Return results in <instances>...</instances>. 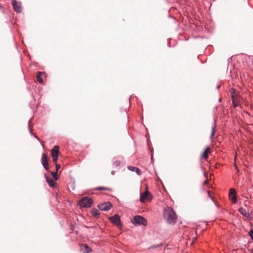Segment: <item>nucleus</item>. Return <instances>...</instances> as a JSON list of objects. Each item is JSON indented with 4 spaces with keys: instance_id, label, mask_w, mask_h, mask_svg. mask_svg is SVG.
<instances>
[{
    "instance_id": "16",
    "label": "nucleus",
    "mask_w": 253,
    "mask_h": 253,
    "mask_svg": "<svg viewBox=\"0 0 253 253\" xmlns=\"http://www.w3.org/2000/svg\"><path fill=\"white\" fill-rule=\"evenodd\" d=\"M44 75L43 73L39 72L37 75V80L41 84L43 83V79L42 78V76Z\"/></svg>"
},
{
    "instance_id": "27",
    "label": "nucleus",
    "mask_w": 253,
    "mask_h": 253,
    "mask_svg": "<svg viewBox=\"0 0 253 253\" xmlns=\"http://www.w3.org/2000/svg\"><path fill=\"white\" fill-rule=\"evenodd\" d=\"M207 175H208V173H206V172H204V176H205L206 178H207Z\"/></svg>"
},
{
    "instance_id": "8",
    "label": "nucleus",
    "mask_w": 253,
    "mask_h": 253,
    "mask_svg": "<svg viewBox=\"0 0 253 253\" xmlns=\"http://www.w3.org/2000/svg\"><path fill=\"white\" fill-rule=\"evenodd\" d=\"M236 192L235 189L232 188L229 190V196L232 203H236L237 202Z\"/></svg>"
},
{
    "instance_id": "20",
    "label": "nucleus",
    "mask_w": 253,
    "mask_h": 253,
    "mask_svg": "<svg viewBox=\"0 0 253 253\" xmlns=\"http://www.w3.org/2000/svg\"><path fill=\"white\" fill-rule=\"evenodd\" d=\"M215 130H216V126H213L212 127V130H211V138H212V137L214 135Z\"/></svg>"
},
{
    "instance_id": "29",
    "label": "nucleus",
    "mask_w": 253,
    "mask_h": 253,
    "mask_svg": "<svg viewBox=\"0 0 253 253\" xmlns=\"http://www.w3.org/2000/svg\"><path fill=\"white\" fill-rule=\"evenodd\" d=\"M207 180H206V181H205V184H207Z\"/></svg>"
},
{
    "instance_id": "6",
    "label": "nucleus",
    "mask_w": 253,
    "mask_h": 253,
    "mask_svg": "<svg viewBox=\"0 0 253 253\" xmlns=\"http://www.w3.org/2000/svg\"><path fill=\"white\" fill-rule=\"evenodd\" d=\"M12 5L14 10L17 13L21 12V2H17L16 0H12Z\"/></svg>"
},
{
    "instance_id": "3",
    "label": "nucleus",
    "mask_w": 253,
    "mask_h": 253,
    "mask_svg": "<svg viewBox=\"0 0 253 253\" xmlns=\"http://www.w3.org/2000/svg\"><path fill=\"white\" fill-rule=\"evenodd\" d=\"M93 204V200L90 198L84 197L82 198L79 202L80 206L84 208H89Z\"/></svg>"
},
{
    "instance_id": "13",
    "label": "nucleus",
    "mask_w": 253,
    "mask_h": 253,
    "mask_svg": "<svg viewBox=\"0 0 253 253\" xmlns=\"http://www.w3.org/2000/svg\"><path fill=\"white\" fill-rule=\"evenodd\" d=\"M59 147L58 146H55L51 150V155L52 156H58V154L59 152Z\"/></svg>"
},
{
    "instance_id": "15",
    "label": "nucleus",
    "mask_w": 253,
    "mask_h": 253,
    "mask_svg": "<svg viewBox=\"0 0 253 253\" xmlns=\"http://www.w3.org/2000/svg\"><path fill=\"white\" fill-rule=\"evenodd\" d=\"M127 169L131 171H135L138 175H140L141 174L140 170L136 167L128 166Z\"/></svg>"
},
{
    "instance_id": "21",
    "label": "nucleus",
    "mask_w": 253,
    "mask_h": 253,
    "mask_svg": "<svg viewBox=\"0 0 253 253\" xmlns=\"http://www.w3.org/2000/svg\"><path fill=\"white\" fill-rule=\"evenodd\" d=\"M52 160L53 162L55 164H57V159H58V156H52Z\"/></svg>"
},
{
    "instance_id": "22",
    "label": "nucleus",
    "mask_w": 253,
    "mask_h": 253,
    "mask_svg": "<svg viewBox=\"0 0 253 253\" xmlns=\"http://www.w3.org/2000/svg\"><path fill=\"white\" fill-rule=\"evenodd\" d=\"M97 189L98 190H108L109 189L107 188H105V187H97Z\"/></svg>"
},
{
    "instance_id": "30",
    "label": "nucleus",
    "mask_w": 253,
    "mask_h": 253,
    "mask_svg": "<svg viewBox=\"0 0 253 253\" xmlns=\"http://www.w3.org/2000/svg\"><path fill=\"white\" fill-rule=\"evenodd\" d=\"M208 193L209 196V197H210V192L208 191Z\"/></svg>"
},
{
    "instance_id": "12",
    "label": "nucleus",
    "mask_w": 253,
    "mask_h": 253,
    "mask_svg": "<svg viewBox=\"0 0 253 253\" xmlns=\"http://www.w3.org/2000/svg\"><path fill=\"white\" fill-rule=\"evenodd\" d=\"M48 158L47 155L46 154L43 153L42 155V165L43 166L44 165H46V164H48Z\"/></svg>"
},
{
    "instance_id": "25",
    "label": "nucleus",
    "mask_w": 253,
    "mask_h": 253,
    "mask_svg": "<svg viewBox=\"0 0 253 253\" xmlns=\"http://www.w3.org/2000/svg\"><path fill=\"white\" fill-rule=\"evenodd\" d=\"M250 237H251L252 239L253 240V230H252L250 232Z\"/></svg>"
},
{
    "instance_id": "18",
    "label": "nucleus",
    "mask_w": 253,
    "mask_h": 253,
    "mask_svg": "<svg viewBox=\"0 0 253 253\" xmlns=\"http://www.w3.org/2000/svg\"><path fill=\"white\" fill-rule=\"evenodd\" d=\"M91 213L95 217H99L100 214L99 211L96 209H93L92 210Z\"/></svg>"
},
{
    "instance_id": "2",
    "label": "nucleus",
    "mask_w": 253,
    "mask_h": 253,
    "mask_svg": "<svg viewBox=\"0 0 253 253\" xmlns=\"http://www.w3.org/2000/svg\"><path fill=\"white\" fill-rule=\"evenodd\" d=\"M132 222L134 224L142 225L144 226L147 225V220L140 215L135 216L132 220Z\"/></svg>"
},
{
    "instance_id": "10",
    "label": "nucleus",
    "mask_w": 253,
    "mask_h": 253,
    "mask_svg": "<svg viewBox=\"0 0 253 253\" xmlns=\"http://www.w3.org/2000/svg\"><path fill=\"white\" fill-rule=\"evenodd\" d=\"M81 250L83 253H89L91 252L90 248L86 244H82L80 245Z\"/></svg>"
},
{
    "instance_id": "17",
    "label": "nucleus",
    "mask_w": 253,
    "mask_h": 253,
    "mask_svg": "<svg viewBox=\"0 0 253 253\" xmlns=\"http://www.w3.org/2000/svg\"><path fill=\"white\" fill-rule=\"evenodd\" d=\"M239 211L242 215H243L245 216L248 217L249 215V213L247 212L246 211L242 208L239 209Z\"/></svg>"
},
{
    "instance_id": "28",
    "label": "nucleus",
    "mask_w": 253,
    "mask_h": 253,
    "mask_svg": "<svg viewBox=\"0 0 253 253\" xmlns=\"http://www.w3.org/2000/svg\"><path fill=\"white\" fill-rule=\"evenodd\" d=\"M116 164L117 166H118V165H120V162H116Z\"/></svg>"
},
{
    "instance_id": "7",
    "label": "nucleus",
    "mask_w": 253,
    "mask_h": 253,
    "mask_svg": "<svg viewBox=\"0 0 253 253\" xmlns=\"http://www.w3.org/2000/svg\"><path fill=\"white\" fill-rule=\"evenodd\" d=\"M112 207V205L110 202H106L99 204L98 208L101 211H107L109 210Z\"/></svg>"
},
{
    "instance_id": "14",
    "label": "nucleus",
    "mask_w": 253,
    "mask_h": 253,
    "mask_svg": "<svg viewBox=\"0 0 253 253\" xmlns=\"http://www.w3.org/2000/svg\"><path fill=\"white\" fill-rule=\"evenodd\" d=\"M210 148L208 147L206 149L204 153L202 154L201 156L202 158H204L205 159H207L209 156V154L210 152Z\"/></svg>"
},
{
    "instance_id": "23",
    "label": "nucleus",
    "mask_w": 253,
    "mask_h": 253,
    "mask_svg": "<svg viewBox=\"0 0 253 253\" xmlns=\"http://www.w3.org/2000/svg\"><path fill=\"white\" fill-rule=\"evenodd\" d=\"M43 166L46 170H47V171L49 170L48 163L46 165H44Z\"/></svg>"
},
{
    "instance_id": "26",
    "label": "nucleus",
    "mask_w": 253,
    "mask_h": 253,
    "mask_svg": "<svg viewBox=\"0 0 253 253\" xmlns=\"http://www.w3.org/2000/svg\"><path fill=\"white\" fill-rule=\"evenodd\" d=\"M235 93V90L234 89H231V90H230V93L231 94V96L232 95H235L234 94Z\"/></svg>"
},
{
    "instance_id": "5",
    "label": "nucleus",
    "mask_w": 253,
    "mask_h": 253,
    "mask_svg": "<svg viewBox=\"0 0 253 253\" xmlns=\"http://www.w3.org/2000/svg\"><path fill=\"white\" fill-rule=\"evenodd\" d=\"M109 219L116 225L119 228L122 227L120 222V218L118 214H115L114 216L109 217Z\"/></svg>"
},
{
    "instance_id": "4",
    "label": "nucleus",
    "mask_w": 253,
    "mask_h": 253,
    "mask_svg": "<svg viewBox=\"0 0 253 253\" xmlns=\"http://www.w3.org/2000/svg\"><path fill=\"white\" fill-rule=\"evenodd\" d=\"M152 196L148 191H145L140 195V201L143 203L149 202L152 199Z\"/></svg>"
},
{
    "instance_id": "9",
    "label": "nucleus",
    "mask_w": 253,
    "mask_h": 253,
    "mask_svg": "<svg viewBox=\"0 0 253 253\" xmlns=\"http://www.w3.org/2000/svg\"><path fill=\"white\" fill-rule=\"evenodd\" d=\"M45 177L47 182L51 187H55L56 186V182L53 180L48 175L45 174Z\"/></svg>"
},
{
    "instance_id": "11",
    "label": "nucleus",
    "mask_w": 253,
    "mask_h": 253,
    "mask_svg": "<svg viewBox=\"0 0 253 253\" xmlns=\"http://www.w3.org/2000/svg\"><path fill=\"white\" fill-rule=\"evenodd\" d=\"M232 98L234 106L235 107L237 106L239 104V96L237 95H232Z\"/></svg>"
},
{
    "instance_id": "19",
    "label": "nucleus",
    "mask_w": 253,
    "mask_h": 253,
    "mask_svg": "<svg viewBox=\"0 0 253 253\" xmlns=\"http://www.w3.org/2000/svg\"><path fill=\"white\" fill-rule=\"evenodd\" d=\"M57 171H55V172H51V175L53 177V178L56 180L58 179V175H57Z\"/></svg>"
},
{
    "instance_id": "1",
    "label": "nucleus",
    "mask_w": 253,
    "mask_h": 253,
    "mask_svg": "<svg viewBox=\"0 0 253 253\" xmlns=\"http://www.w3.org/2000/svg\"><path fill=\"white\" fill-rule=\"evenodd\" d=\"M164 217L167 222L169 224H174L177 219V215L174 210L167 207L164 211Z\"/></svg>"
},
{
    "instance_id": "24",
    "label": "nucleus",
    "mask_w": 253,
    "mask_h": 253,
    "mask_svg": "<svg viewBox=\"0 0 253 253\" xmlns=\"http://www.w3.org/2000/svg\"><path fill=\"white\" fill-rule=\"evenodd\" d=\"M56 165V171L58 172L59 169L60 168V165L59 164H55Z\"/></svg>"
}]
</instances>
